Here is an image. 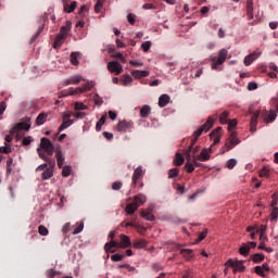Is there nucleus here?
Instances as JSON below:
<instances>
[{
    "instance_id": "obj_33",
    "label": "nucleus",
    "mask_w": 278,
    "mask_h": 278,
    "mask_svg": "<svg viewBox=\"0 0 278 278\" xmlns=\"http://www.w3.org/2000/svg\"><path fill=\"white\" fill-rule=\"evenodd\" d=\"M229 111H224L219 115V123L222 125H227V122L229 121Z\"/></svg>"
},
{
    "instance_id": "obj_48",
    "label": "nucleus",
    "mask_w": 278,
    "mask_h": 278,
    "mask_svg": "<svg viewBox=\"0 0 278 278\" xmlns=\"http://www.w3.org/2000/svg\"><path fill=\"white\" fill-rule=\"evenodd\" d=\"M103 3H105V0H98L94 4V12L99 13L101 12V9L103 8Z\"/></svg>"
},
{
    "instance_id": "obj_37",
    "label": "nucleus",
    "mask_w": 278,
    "mask_h": 278,
    "mask_svg": "<svg viewBox=\"0 0 278 278\" xmlns=\"http://www.w3.org/2000/svg\"><path fill=\"white\" fill-rule=\"evenodd\" d=\"M264 254L256 253L251 256V260L254 264H260V262H264Z\"/></svg>"
},
{
    "instance_id": "obj_55",
    "label": "nucleus",
    "mask_w": 278,
    "mask_h": 278,
    "mask_svg": "<svg viewBox=\"0 0 278 278\" xmlns=\"http://www.w3.org/2000/svg\"><path fill=\"white\" fill-rule=\"evenodd\" d=\"M75 110L77 111V112H79V111H81V110H88V106H86L84 103H81V102H76L75 103Z\"/></svg>"
},
{
    "instance_id": "obj_7",
    "label": "nucleus",
    "mask_w": 278,
    "mask_h": 278,
    "mask_svg": "<svg viewBox=\"0 0 278 278\" xmlns=\"http://www.w3.org/2000/svg\"><path fill=\"white\" fill-rule=\"evenodd\" d=\"M29 127H30L29 124H27L25 122H21L10 130V134H11V136L17 137L18 131H29Z\"/></svg>"
},
{
    "instance_id": "obj_38",
    "label": "nucleus",
    "mask_w": 278,
    "mask_h": 278,
    "mask_svg": "<svg viewBox=\"0 0 278 278\" xmlns=\"http://www.w3.org/2000/svg\"><path fill=\"white\" fill-rule=\"evenodd\" d=\"M277 119V113L275 111H270L267 117H265V123H275Z\"/></svg>"
},
{
    "instance_id": "obj_59",
    "label": "nucleus",
    "mask_w": 278,
    "mask_h": 278,
    "mask_svg": "<svg viewBox=\"0 0 278 278\" xmlns=\"http://www.w3.org/2000/svg\"><path fill=\"white\" fill-rule=\"evenodd\" d=\"M141 49L144 51V53H147V51H149V49H151V41H144L141 45Z\"/></svg>"
},
{
    "instance_id": "obj_6",
    "label": "nucleus",
    "mask_w": 278,
    "mask_h": 278,
    "mask_svg": "<svg viewBox=\"0 0 278 278\" xmlns=\"http://www.w3.org/2000/svg\"><path fill=\"white\" fill-rule=\"evenodd\" d=\"M228 52L226 49H222L218 52L217 59L216 56L212 59V62L214 64L212 65V68H216V66H220V64H225V61L227 60Z\"/></svg>"
},
{
    "instance_id": "obj_32",
    "label": "nucleus",
    "mask_w": 278,
    "mask_h": 278,
    "mask_svg": "<svg viewBox=\"0 0 278 278\" xmlns=\"http://www.w3.org/2000/svg\"><path fill=\"white\" fill-rule=\"evenodd\" d=\"M247 14H248L249 21H252V18H253V1H251V0H248V3H247Z\"/></svg>"
},
{
    "instance_id": "obj_14",
    "label": "nucleus",
    "mask_w": 278,
    "mask_h": 278,
    "mask_svg": "<svg viewBox=\"0 0 278 278\" xmlns=\"http://www.w3.org/2000/svg\"><path fill=\"white\" fill-rule=\"evenodd\" d=\"M257 58H260V53L253 52L244 58L243 64H245V66H251V64H253Z\"/></svg>"
},
{
    "instance_id": "obj_40",
    "label": "nucleus",
    "mask_w": 278,
    "mask_h": 278,
    "mask_svg": "<svg viewBox=\"0 0 278 278\" xmlns=\"http://www.w3.org/2000/svg\"><path fill=\"white\" fill-rule=\"evenodd\" d=\"M185 168L187 173H194V165L192 164V160H187Z\"/></svg>"
},
{
    "instance_id": "obj_46",
    "label": "nucleus",
    "mask_w": 278,
    "mask_h": 278,
    "mask_svg": "<svg viewBox=\"0 0 278 278\" xmlns=\"http://www.w3.org/2000/svg\"><path fill=\"white\" fill-rule=\"evenodd\" d=\"M12 164H14V159L9 157L7 161V175L12 173Z\"/></svg>"
},
{
    "instance_id": "obj_41",
    "label": "nucleus",
    "mask_w": 278,
    "mask_h": 278,
    "mask_svg": "<svg viewBox=\"0 0 278 278\" xmlns=\"http://www.w3.org/2000/svg\"><path fill=\"white\" fill-rule=\"evenodd\" d=\"M103 125H105V115H102L99 119V122H97L96 124V130L97 131H101V127H103Z\"/></svg>"
},
{
    "instance_id": "obj_19",
    "label": "nucleus",
    "mask_w": 278,
    "mask_h": 278,
    "mask_svg": "<svg viewBox=\"0 0 278 278\" xmlns=\"http://www.w3.org/2000/svg\"><path fill=\"white\" fill-rule=\"evenodd\" d=\"M141 216H142V218H146V220H150V222L155 220V215L152 213L151 208H148L146 211L142 210Z\"/></svg>"
},
{
    "instance_id": "obj_44",
    "label": "nucleus",
    "mask_w": 278,
    "mask_h": 278,
    "mask_svg": "<svg viewBox=\"0 0 278 278\" xmlns=\"http://www.w3.org/2000/svg\"><path fill=\"white\" fill-rule=\"evenodd\" d=\"M134 78L129 74H126L123 79V86H131Z\"/></svg>"
},
{
    "instance_id": "obj_27",
    "label": "nucleus",
    "mask_w": 278,
    "mask_h": 278,
    "mask_svg": "<svg viewBox=\"0 0 278 278\" xmlns=\"http://www.w3.org/2000/svg\"><path fill=\"white\" fill-rule=\"evenodd\" d=\"M80 81H81V76H72L71 78L65 80V86H71L72 84L77 86V84H79Z\"/></svg>"
},
{
    "instance_id": "obj_62",
    "label": "nucleus",
    "mask_w": 278,
    "mask_h": 278,
    "mask_svg": "<svg viewBox=\"0 0 278 278\" xmlns=\"http://www.w3.org/2000/svg\"><path fill=\"white\" fill-rule=\"evenodd\" d=\"M84 231V223H81L77 228L74 229L73 236H77V233H81Z\"/></svg>"
},
{
    "instance_id": "obj_25",
    "label": "nucleus",
    "mask_w": 278,
    "mask_h": 278,
    "mask_svg": "<svg viewBox=\"0 0 278 278\" xmlns=\"http://www.w3.org/2000/svg\"><path fill=\"white\" fill-rule=\"evenodd\" d=\"M55 155H56L58 167L63 168L64 162H65L64 154H62V152L59 150Z\"/></svg>"
},
{
    "instance_id": "obj_9",
    "label": "nucleus",
    "mask_w": 278,
    "mask_h": 278,
    "mask_svg": "<svg viewBox=\"0 0 278 278\" xmlns=\"http://www.w3.org/2000/svg\"><path fill=\"white\" fill-rule=\"evenodd\" d=\"M144 177V170H142V165L138 166L132 175V188L138 186V181Z\"/></svg>"
},
{
    "instance_id": "obj_15",
    "label": "nucleus",
    "mask_w": 278,
    "mask_h": 278,
    "mask_svg": "<svg viewBox=\"0 0 278 278\" xmlns=\"http://www.w3.org/2000/svg\"><path fill=\"white\" fill-rule=\"evenodd\" d=\"M257 118H260V111H256L251 118L250 122V131H256L257 127Z\"/></svg>"
},
{
    "instance_id": "obj_4",
    "label": "nucleus",
    "mask_w": 278,
    "mask_h": 278,
    "mask_svg": "<svg viewBox=\"0 0 278 278\" xmlns=\"http://www.w3.org/2000/svg\"><path fill=\"white\" fill-rule=\"evenodd\" d=\"M40 147L43 151H46L49 157L53 155V150L55 148L53 147V143L51 142V140H49L47 137L41 138Z\"/></svg>"
},
{
    "instance_id": "obj_18",
    "label": "nucleus",
    "mask_w": 278,
    "mask_h": 278,
    "mask_svg": "<svg viewBox=\"0 0 278 278\" xmlns=\"http://www.w3.org/2000/svg\"><path fill=\"white\" fill-rule=\"evenodd\" d=\"M210 153L211 151L208 149H203L197 157L200 162H207L211 157Z\"/></svg>"
},
{
    "instance_id": "obj_1",
    "label": "nucleus",
    "mask_w": 278,
    "mask_h": 278,
    "mask_svg": "<svg viewBox=\"0 0 278 278\" xmlns=\"http://www.w3.org/2000/svg\"><path fill=\"white\" fill-rule=\"evenodd\" d=\"M131 247V239L126 235H119V242L111 240L104 244L105 253H116L113 249H129Z\"/></svg>"
},
{
    "instance_id": "obj_20",
    "label": "nucleus",
    "mask_w": 278,
    "mask_h": 278,
    "mask_svg": "<svg viewBox=\"0 0 278 278\" xmlns=\"http://www.w3.org/2000/svg\"><path fill=\"white\" fill-rule=\"evenodd\" d=\"M71 21H67L64 26L61 27L59 35L65 36L67 38L70 31H71Z\"/></svg>"
},
{
    "instance_id": "obj_53",
    "label": "nucleus",
    "mask_w": 278,
    "mask_h": 278,
    "mask_svg": "<svg viewBox=\"0 0 278 278\" xmlns=\"http://www.w3.org/2000/svg\"><path fill=\"white\" fill-rule=\"evenodd\" d=\"M125 258L124 254H114L111 256L112 262H122Z\"/></svg>"
},
{
    "instance_id": "obj_12",
    "label": "nucleus",
    "mask_w": 278,
    "mask_h": 278,
    "mask_svg": "<svg viewBox=\"0 0 278 278\" xmlns=\"http://www.w3.org/2000/svg\"><path fill=\"white\" fill-rule=\"evenodd\" d=\"M138 207H140V204L131 202L126 205L125 212L126 214H128V216H131L132 214H136V212L138 211Z\"/></svg>"
},
{
    "instance_id": "obj_43",
    "label": "nucleus",
    "mask_w": 278,
    "mask_h": 278,
    "mask_svg": "<svg viewBox=\"0 0 278 278\" xmlns=\"http://www.w3.org/2000/svg\"><path fill=\"white\" fill-rule=\"evenodd\" d=\"M77 58H79V53H77V52H72L71 53V63L74 66H77V64H79V61L77 60Z\"/></svg>"
},
{
    "instance_id": "obj_5",
    "label": "nucleus",
    "mask_w": 278,
    "mask_h": 278,
    "mask_svg": "<svg viewBox=\"0 0 278 278\" xmlns=\"http://www.w3.org/2000/svg\"><path fill=\"white\" fill-rule=\"evenodd\" d=\"M237 136H238V132L236 131L230 132V136L225 143L226 151H231L233 147H237V144H240V139H238Z\"/></svg>"
},
{
    "instance_id": "obj_47",
    "label": "nucleus",
    "mask_w": 278,
    "mask_h": 278,
    "mask_svg": "<svg viewBox=\"0 0 278 278\" xmlns=\"http://www.w3.org/2000/svg\"><path fill=\"white\" fill-rule=\"evenodd\" d=\"M226 125H228V131H230L231 134L232 132L231 130L233 129V127L238 125V119H229Z\"/></svg>"
},
{
    "instance_id": "obj_21",
    "label": "nucleus",
    "mask_w": 278,
    "mask_h": 278,
    "mask_svg": "<svg viewBox=\"0 0 278 278\" xmlns=\"http://www.w3.org/2000/svg\"><path fill=\"white\" fill-rule=\"evenodd\" d=\"M170 102V96L169 94H162L159 98V106L160 108H166L167 103Z\"/></svg>"
},
{
    "instance_id": "obj_26",
    "label": "nucleus",
    "mask_w": 278,
    "mask_h": 278,
    "mask_svg": "<svg viewBox=\"0 0 278 278\" xmlns=\"http://www.w3.org/2000/svg\"><path fill=\"white\" fill-rule=\"evenodd\" d=\"M239 253L240 255L247 257V255L251 253V245H249L248 243H242V247L239 249Z\"/></svg>"
},
{
    "instance_id": "obj_58",
    "label": "nucleus",
    "mask_w": 278,
    "mask_h": 278,
    "mask_svg": "<svg viewBox=\"0 0 278 278\" xmlns=\"http://www.w3.org/2000/svg\"><path fill=\"white\" fill-rule=\"evenodd\" d=\"M92 88H94V84L92 83H87L84 85L83 87V92H88V90H92Z\"/></svg>"
},
{
    "instance_id": "obj_60",
    "label": "nucleus",
    "mask_w": 278,
    "mask_h": 278,
    "mask_svg": "<svg viewBox=\"0 0 278 278\" xmlns=\"http://www.w3.org/2000/svg\"><path fill=\"white\" fill-rule=\"evenodd\" d=\"M123 188V182L115 181L112 184V190H121Z\"/></svg>"
},
{
    "instance_id": "obj_11",
    "label": "nucleus",
    "mask_w": 278,
    "mask_h": 278,
    "mask_svg": "<svg viewBox=\"0 0 278 278\" xmlns=\"http://www.w3.org/2000/svg\"><path fill=\"white\" fill-rule=\"evenodd\" d=\"M131 127H134V122H127V121H121L117 125H116V129L118 131H129V129H131Z\"/></svg>"
},
{
    "instance_id": "obj_36",
    "label": "nucleus",
    "mask_w": 278,
    "mask_h": 278,
    "mask_svg": "<svg viewBox=\"0 0 278 278\" xmlns=\"http://www.w3.org/2000/svg\"><path fill=\"white\" fill-rule=\"evenodd\" d=\"M47 113H40L37 118H36V125H45L46 121H47Z\"/></svg>"
},
{
    "instance_id": "obj_13",
    "label": "nucleus",
    "mask_w": 278,
    "mask_h": 278,
    "mask_svg": "<svg viewBox=\"0 0 278 278\" xmlns=\"http://www.w3.org/2000/svg\"><path fill=\"white\" fill-rule=\"evenodd\" d=\"M73 94H84V88L78 87L76 89L70 88L68 91H62L61 97H68Z\"/></svg>"
},
{
    "instance_id": "obj_3",
    "label": "nucleus",
    "mask_w": 278,
    "mask_h": 278,
    "mask_svg": "<svg viewBox=\"0 0 278 278\" xmlns=\"http://www.w3.org/2000/svg\"><path fill=\"white\" fill-rule=\"evenodd\" d=\"M225 266H230V268H233V273H244L247 267L244 266V262L242 261H233V260H228L225 263Z\"/></svg>"
},
{
    "instance_id": "obj_8",
    "label": "nucleus",
    "mask_w": 278,
    "mask_h": 278,
    "mask_svg": "<svg viewBox=\"0 0 278 278\" xmlns=\"http://www.w3.org/2000/svg\"><path fill=\"white\" fill-rule=\"evenodd\" d=\"M200 149L201 148L199 146L194 147V146L190 144L188 147V149L184 150L186 160H194V157H197V154L199 153Z\"/></svg>"
},
{
    "instance_id": "obj_35",
    "label": "nucleus",
    "mask_w": 278,
    "mask_h": 278,
    "mask_svg": "<svg viewBox=\"0 0 278 278\" xmlns=\"http://www.w3.org/2000/svg\"><path fill=\"white\" fill-rule=\"evenodd\" d=\"M151 114V106L150 105H143L140 110V115L142 118H147Z\"/></svg>"
},
{
    "instance_id": "obj_24",
    "label": "nucleus",
    "mask_w": 278,
    "mask_h": 278,
    "mask_svg": "<svg viewBox=\"0 0 278 278\" xmlns=\"http://www.w3.org/2000/svg\"><path fill=\"white\" fill-rule=\"evenodd\" d=\"M66 40V37L64 35H58L55 37L54 43H53V48L54 49H59V47H62V45H64V41Z\"/></svg>"
},
{
    "instance_id": "obj_28",
    "label": "nucleus",
    "mask_w": 278,
    "mask_h": 278,
    "mask_svg": "<svg viewBox=\"0 0 278 278\" xmlns=\"http://www.w3.org/2000/svg\"><path fill=\"white\" fill-rule=\"evenodd\" d=\"M77 8V2L73 1L71 5L66 2H64V12L67 14H71V12H75V9Z\"/></svg>"
},
{
    "instance_id": "obj_54",
    "label": "nucleus",
    "mask_w": 278,
    "mask_h": 278,
    "mask_svg": "<svg viewBox=\"0 0 278 278\" xmlns=\"http://www.w3.org/2000/svg\"><path fill=\"white\" fill-rule=\"evenodd\" d=\"M71 172H72L71 166L63 167V169H62L63 177H70L71 176Z\"/></svg>"
},
{
    "instance_id": "obj_16",
    "label": "nucleus",
    "mask_w": 278,
    "mask_h": 278,
    "mask_svg": "<svg viewBox=\"0 0 278 278\" xmlns=\"http://www.w3.org/2000/svg\"><path fill=\"white\" fill-rule=\"evenodd\" d=\"M73 123H75V121L62 119V124L60 125V127L58 129L56 136H60V134H62V131H64V129H68V127H71V125H73Z\"/></svg>"
},
{
    "instance_id": "obj_42",
    "label": "nucleus",
    "mask_w": 278,
    "mask_h": 278,
    "mask_svg": "<svg viewBox=\"0 0 278 278\" xmlns=\"http://www.w3.org/2000/svg\"><path fill=\"white\" fill-rule=\"evenodd\" d=\"M175 177H179V169L172 168L168 170V179H175Z\"/></svg>"
},
{
    "instance_id": "obj_63",
    "label": "nucleus",
    "mask_w": 278,
    "mask_h": 278,
    "mask_svg": "<svg viewBox=\"0 0 278 278\" xmlns=\"http://www.w3.org/2000/svg\"><path fill=\"white\" fill-rule=\"evenodd\" d=\"M113 58H115L116 60H119L121 62H123V64H125L126 60H125V56L123 55V53L118 52V53H115L113 55Z\"/></svg>"
},
{
    "instance_id": "obj_64",
    "label": "nucleus",
    "mask_w": 278,
    "mask_h": 278,
    "mask_svg": "<svg viewBox=\"0 0 278 278\" xmlns=\"http://www.w3.org/2000/svg\"><path fill=\"white\" fill-rule=\"evenodd\" d=\"M270 216H271V220H277L278 218V207H274L271 213H270Z\"/></svg>"
},
{
    "instance_id": "obj_34",
    "label": "nucleus",
    "mask_w": 278,
    "mask_h": 278,
    "mask_svg": "<svg viewBox=\"0 0 278 278\" xmlns=\"http://www.w3.org/2000/svg\"><path fill=\"white\" fill-rule=\"evenodd\" d=\"M267 229H268V227L266 225H261L260 227L256 226V233H260L261 241H262V238H264Z\"/></svg>"
},
{
    "instance_id": "obj_39",
    "label": "nucleus",
    "mask_w": 278,
    "mask_h": 278,
    "mask_svg": "<svg viewBox=\"0 0 278 278\" xmlns=\"http://www.w3.org/2000/svg\"><path fill=\"white\" fill-rule=\"evenodd\" d=\"M146 247H147V240L144 239L138 240L134 243L135 249H146Z\"/></svg>"
},
{
    "instance_id": "obj_2",
    "label": "nucleus",
    "mask_w": 278,
    "mask_h": 278,
    "mask_svg": "<svg viewBox=\"0 0 278 278\" xmlns=\"http://www.w3.org/2000/svg\"><path fill=\"white\" fill-rule=\"evenodd\" d=\"M217 119H218V111H216L214 115L208 116L206 123L203 124L200 128H198L193 132L194 138H200L203 131H210V129H212V127L214 126V121H217Z\"/></svg>"
},
{
    "instance_id": "obj_56",
    "label": "nucleus",
    "mask_w": 278,
    "mask_h": 278,
    "mask_svg": "<svg viewBox=\"0 0 278 278\" xmlns=\"http://www.w3.org/2000/svg\"><path fill=\"white\" fill-rule=\"evenodd\" d=\"M205 238H207V229L203 230L202 232H200L197 242H202V240H205Z\"/></svg>"
},
{
    "instance_id": "obj_57",
    "label": "nucleus",
    "mask_w": 278,
    "mask_h": 278,
    "mask_svg": "<svg viewBox=\"0 0 278 278\" xmlns=\"http://www.w3.org/2000/svg\"><path fill=\"white\" fill-rule=\"evenodd\" d=\"M254 271L256 273V275H258L260 277H266L265 271L262 269V266H256L254 268Z\"/></svg>"
},
{
    "instance_id": "obj_30",
    "label": "nucleus",
    "mask_w": 278,
    "mask_h": 278,
    "mask_svg": "<svg viewBox=\"0 0 278 278\" xmlns=\"http://www.w3.org/2000/svg\"><path fill=\"white\" fill-rule=\"evenodd\" d=\"M184 162H186V159H184V155L181 153H176L175 159H174V164L175 166H182Z\"/></svg>"
},
{
    "instance_id": "obj_61",
    "label": "nucleus",
    "mask_w": 278,
    "mask_h": 278,
    "mask_svg": "<svg viewBox=\"0 0 278 278\" xmlns=\"http://www.w3.org/2000/svg\"><path fill=\"white\" fill-rule=\"evenodd\" d=\"M58 275H60V271H58V270H54V269H49L48 270V277L49 278H55V277H58Z\"/></svg>"
},
{
    "instance_id": "obj_29",
    "label": "nucleus",
    "mask_w": 278,
    "mask_h": 278,
    "mask_svg": "<svg viewBox=\"0 0 278 278\" xmlns=\"http://www.w3.org/2000/svg\"><path fill=\"white\" fill-rule=\"evenodd\" d=\"M180 254L186 260H192V257H194V253L190 249H182V250H180Z\"/></svg>"
},
{
    "instance_id": "obj_45",
    "label": "nucleus",
    "mask_w": 278,
    "mask_h": 278,
    "mask_svg": "<svg viewBox=\"0 0 278 278\" xmlns=\"http://www.w3.org/2000/svg\"><path fill=\"white\" fill-rule=\"evenodd\" d=\"M236 164H238V161L236 159H230L226 163V168H229V170H231L236 167Z\"/></svg>"
},
{
    "instance_id": "obj_52",
    "label": "nucleus",
    "mask_w": 278,
    "mask_h": 278,
    "mask_svg": "<svg viewBox=\"0 0 278 278\" xmlns=\"http://www.w3.org/2000/svg\"><path fill=\"white\" fill-rule=\"evenodd\" d=\"M0 153H12V147L5 143V146L0 147Z\"/></svg>"
},
{
    "instance_id": "obj_23",
    "label": "nucleus",
    "mask_w": 278,
    "mask_h": 278,
    "mask_svg": "<svg viewBox=\"0 0 278 278\" xmlns=\"http://www.w3.org/2000/svg\"><path fill=\"white\" fill-rule=\"evenodd\" d=\"M53 177V165H50V167L46 168L41 174V179L47 180L51 179Z\"/></svg>"
},
{
    "instance_id": "obj_49",
    "label": "nucleus",
    "mask_w": 278,
    "mask_h": 278,
    "mask_svg": "<svg viewBox=\"0 0 278 278\" xmlns=\"http://www.w3.org/2000/svg\"><path fill=\"white\" fill-rule=\"evenodd\" d=\"M260 177H270V169L268 167H263L260 172Z\"/></svg>"
},
{
    "instance_id": "obj_17",
    "label": "nucleus",
    "mask_w": 278,
    "mask_h": 278,
    "mask_svg": "<svg viewBox=\"0 0 278 278\" xmlns=\"http://www.w3.org/2000/svg\"><path fill=\"white\" fill-rule=\"evenodd\" d=\"M131 75L135 79H142V77H149V71L135 70L131 72Z\"/></svg>"
},
{
    "instance_id": "obj_10",
    "label": "nucleus",
    "mask_w": 278,
    "mask_h": 278,
    "mask_svg": "<svg viewBox=\"0 0 278 278\" xmlns=\"http://www.w3.org/2000/svg\"><path fill=\"white\" fill-rule=\"evenodd\" d=\"M108 71L115 73V75H121L123 73V65L116 61H111L108 63Z\"/></svg>"
},
{
    "instance_id": "obj_50",
    "label": "nucleus",
    "mask_w": 278,
    "mask_h": 278,
    "mask_svg": "<svg viewBox=\"0 0 278 278\" xmlns=\"http://www.w3.org/2000/svg\"><path fill=\"white\" fill-rule=\"evenodd\" d=\"M38 233H39L40 236H49V229H47V227L40 225V226L38 227Z\"/></svg>"
},
{
    "instance_id": "obj_51",
    "label": "nucleus",
    "mask_w": 278,
    "mask_h": 278,
    "mask_svg": "<svg viewBox=\"0 0 278 278\" xmlns=\"http://www.w3.org/2000/svg\"><path fill=\"white\" fill-rule=\"evenodd\" d=\"M94 105H103V98L99 97V93H96L93 97Z\"/></svg>"
},
{
    "instance_id": "obj_31",
    "label": "nucleus",
    "mask_w": 278,
    "mask_h": 278,
    "mask_svg": "<svg viewBox=\"0 0 278 278\" xmlns=\"http://www.w3.org/2000/svg\"><path fill=\"white\" fill-rule=\"evenodd\" d=\"M39 157L47 162L50 166H55V161L51 159V156L45 155V153H40V150H38Z\"/></svg>"
},
{
    "instance_id": "obj_22",
    "label": "nucleus",
    "mask_w": 278,
    "mask_h": 278,
    "mask_svg": "<svg viewBox=\"0 0 278 278\" xmlns=\"http://www.w3.org/2000/svg\"><path fill=\"white\" fill-rule=\"evenodd\" d=\"M134 203H136L137 205H144V203H147V195L139 193L137 195L134 197Z\"/></svg>"
}]
</instances>
